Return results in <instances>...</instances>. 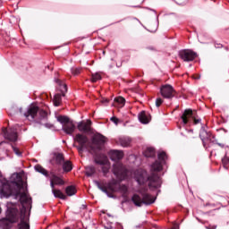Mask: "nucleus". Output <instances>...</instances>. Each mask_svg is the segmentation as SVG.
Here are the masks:
<instances>
[{
	"mask_svg": "<svg viewBox=\"0 0 229 229\" xmlns=\"http://www.w3.org/2000/svg\"><path fill=\"white\" fill-rule=\"evenodd\" d=\"M167 160V154L161 151L157 154V160L150 165V174L144 169H138L134 172V180L138 185H146L148 183L149 189H160L162 187V178L158 174L164 171Z\"/></svg>",
	"mask_w": 229,
	"mask_h": 229,
	"instance_id": "f257e3e1",
	"label": "nucleus"
},
{
	"mask_svg": "<svg viewBox=\"0 0 229 229\" xmlns=\"http://www.w3.org/2000/svg\"><path fill=\"white\" fill-rule=\"evenodd\" d=\"M22 189H14L8 184H4L1 190L3 198H10V196H19L21 205L20 214V223L17 225L18 229H30V216H27L28 210H31V197L28 191H21Z\"/></svg>",
	"mask_w": 229,
	"mask_h": 229,
	"instance_id": "f03ea898",
	"label": "nucleus"
},
{
	"mask_svg": "<svg viewBox=\"0 0 229 229\" xmlns=\"http://www.w3.org/2000/svg\"><path fill=\"white\" fill-rule=\"evenodd\" d=\"M107 155L112 162H116L112 165L113 174L121 182L128 180L130 170H128L123 163L119 162V160L124 158V152H123V150L111 149L108 151Z\"/></svg>",
	"mask_w": 229,
	"mask_h": 229,
	"instance_id": "7ed1b4c3",
	"label": "nucleus"
},
{
	"mask_svg": "<svg viewBox=\"0 0 229 229\" xmlns=\"http://www.w3.org/2000/svg\"><path fill=\"white\" fill-rule=\"evenodd\" d=\"M8 114L11 117H13V115H24L27 119L30 117V119L38 123V124H40L42 121L47 120V112L38 108L37 106H30L26 113L22 112V107L13 106L9 109Z\"/></svg>",
	"mask_w": 229,
	"mask_h": 229,
	"instance_id": "20e7f679",
	"label": "nucleus"
},
{
	"mask_svg": "<svg viewBox=\"0 0 229 229\" xmlns=\"http://www.w3.org/2000/svg\"><path fill=\"white\" fill-rule=\"evenodd\" d=\"M0 182L2 183L0 186V194L4 185H9V187H12L13 189H24V182L22 181V176H21V174L19 173L13 174L10 176V179L7 180L3 177V174L0 171Z\"/></svg>",
	"mask_w": 229,
	"mask_h": 229,
	"instance_id": "39448f33",
	"label": "nucleus"
},
{
	"mask_svg": "<svg viewBox=\"0 0 229 229\" xmlns=\"http://www.w3.org/2000/svg\"><path fill=\"white\" fill-rule=\"evenodd\" d=\"M140 194H134L131 198V201L136 207H142V205H153L156 198H153L148 193L147 190H140Z\"/></svg>",
	"mask_w": 229,
	"mask_h": 229,
	"instance_id": "423d86ee",
	"label": "nucleus"
},
{
	"mask_svg": "<svg viewBox=\"0 0 229 229\" xmlns=\"http://www.w3.org/2000/svg\"><path fill=\"white\" fill-rule=\"evenodd\" d=\"M64 160H65V157L62 152H52L50 154L49 164L54 167V171L60 172Z\"/></svg>",
	"mask_w": 229,
	"mask_h": 229,
	"instance_id": "0eeeda50",
	"label": "nucleus"
},
{
	"mask_svg": "<svg viewBox=\"0 0 229 229\" xmlns=\"http://www.w3.org/2000/svg\"><path fill=\"white\" fill-rule=\"evenodd\" d=\"M94 162L97 165H101L103 176H107L110 173V161H108V157L101 154L94 158Z\"/></svg>",
	"mask_w": 229,
	"mask_h": 229,
	"instance_id": "6e6552de",
	"label": "nucleus"
},
{
	"mask_svg": "<svg viewBox=\"0 0 229 229\" xmlns=\"http://www.w3.org/2000/svg\"><path fill=\"white\" fill-rule=\"evenodd\" d=\"M107 189L108 191H111V192H120L122 196H126L128 194V186L118 183L115 179H113L107 183Z\"/></svg>",
	"mask_w": 229,
	"mask_h": 229,
	"instance_id": "1a4fd4ad",
	"label": "nucleus"
},
{
	"mask_svg": "<svg viewBox=\"0 0 229 229\" xmlns=\"http://www.w3.org/2000/svg\"><path fill=\"white\" fill-rule=\"evenodd\" d=\"M75 142H78L79 146H76L79 153H83L84 149H89V137L85 134L77 133L74 137Z\"/></svg>",
	"mask_w": 229,
	"mask_h": 229,
	"instance_id": "9d476101",
	"label": "nucleus"
},
{
	"mask_svg": "<svg viewBox=\"0 0 229 229\" xmlns=\"http://www.w3.org/2000/svg\"><path fill=\"white\" fill-rule=\"evenodd\" d=\"M181 119L184 125L189 124V123H191V119L193 120L194 124H199V123H201V118L196 119L194 111H192V109H185L181 116Z\"/></svg>",
	"mask_w": 229,
	"mask_h": 229,
	"instance_id": "9b49d317",
	"label": "nucleus"
},
{
	"mask_svg": "<svg viewBox=\"0 0 229 229\" xmlns=\"http://www.w3.org/2000/svg\"><path fill=\"white\" fill-rule=\"evenodd\" d=\"M2 133L4 138L6 139V140H10V142H17V139H19L17 129L15 127H11L9 129L4 128L2 129Z\"/></svg>",
	"mask_w": 229,
	"mask_h": 229,
	"instance_id": "f8f14e48",
	"label": "nucleus"
},
{
	"mask_svg": "<svg viewBox=\"0 0 229 229\" xmlns=\"http://www.w3.org/2000/svg\"><path fill=\"white\" fill-rule=\"evenodd\" d=\"M178 55L183 62H193V60H196L198 56V54L191 49L180 50Z\"/></svg>",
	"mask_w": 229,
	"mask_h": 229,
	"instance_id": "ddd939ff",
	"label": "nucleus"
},
{
	"mask_svg": "<svg viewBox=\"0 0 229 229\" xmlns=\"http://www.w3.org/2000/svg\"><path fill=\"white\" fill-rule=\"evenodd\" d=\"M174 88L171 84H164L160 87V94L165 99H173L174 98Z\"/></svg>",
	"mask_w": 229,
	"mask_h": 229,
	"instance_id": "4468645a",
	"label": "nucleus"
},
{
	"mask_svg": "<svg viewBox=\"0 0 229 229\" xmlns=\"http://www.w3.org/2000/svg\"><path fill=\"white\" fill-rule=\"evenodd\" d=\"M90 126H92V121L87 120L86 122H79L77 128L79 131H81L82 133H90V131H92Z\"/></svg>",
	"mask_w": 229,
	"mask_h": 229,
	"instance_id": "2eb2a0df",
	"label": "nucleus"
},
{
	"mask_svg": "<svg viewBox=\"0 0 229 229\" xmlns=\"http://www.w3.org/2000/svg\"><path fill=\"white\" fill-rule=\"evenodd\" d=\"M92 144L97 146V148L98 150L101 149V146H105V143L106 142V138L103 136L102 134L98 133L92 137L91 139Z\"/></svg>",
	"mask_w": 229,
	"mask_h": 229,
	"instance_id": "dca6fc26",
	"label": "nucleus"
},
{
	"mask_svg": "<svg viewBox=\"0 0 229 229\" xmlns=\"http://www.w3.org/2000/svg\"><path fill=\"white\" fill-rule=\"evenodd\" d=\"M138 119L141 124H149V122L151 121V114L146 113V111H141L138 114Z\"/></svg>",
	"mask_w": 229,
	"mask_h": 229,
	"instance_id": "f3484780",
	"label": "nucleus"
},
{
	"mask_svg": "<svg viewBox=\"0 0 229 229\" xmlns=\"http://www.w3.org/2000/svg\"><path fill=\"white\" fill-rule=\"evenodd\" d=\"M6 219H8L13 224L17 223V209L8 208L6 211Z\"/></svg>",
	"mask_w": 229,
	"mask_h": 229,
	"instance_id": "a211bd4d",
	"label": "nucleus"
},
{
	"mask_svg": "<svg viewBox=\"0 0 229 229\" xmlns=\"http://www.w3.org/2000/svg\"><path fill=\"white\" fill-rule=\"evenodd\" d=\"M74 130H76V125L72 123H68L63 126V131H64L66 135H72V133H74Z\"/></svg>",
	"mask_w": 229,
	"mask_h": 229,
	"instance_id": "6ab92c4d",
	"label": "nucleus"
},
{
	"mask_svg": "<svg viewBox=\"0 0 229 229\" xmlns=\"http://www.w3.org/2000/svg\"><path fill=\"white\" fill-rule=\"evenodd\" d=\"M93 183H95V185L98 187V189H99V191L104 192V194H106L107 198H114V195L108 192L106 187L103 186L99 181L94 180Z\"/></svg>",
	"mask_w": 229,
	"mask_h": 229,
	"instance_id": "aec40b11",
	"label": "nucleus"
},
{
	"mask_svg": "<svg viewBox=\"0 0 229 229\" xmlns=\"http://www.w3.org/2000/svg\"><path fill=\"white\" fill-rule=\"evenodd\" d=\"M61 165L64 173H71L72 171V162L71 160L64 159Z\"/></svg>",
	"mask_w": 229,
	"mask_h": 229,
	"instance_id": "412c9836",
	"label": "nucleus"
},
{
	"mask_svg": "<svg viewBox=\"0 0 229 229\" xmlns=\"http://www.w3.org/2000/svg\"><path fill=\"white\" fill-rule=\"evenodd\" d=\"M12 225L13 224L7 218L0 219V229H10Z\"/></svg>",
	"mask_w": 229,
	"mask_h": 229,
	"instance_id": "4be33fe9",
	"label": "nucleus"
},
{
	"mask_svg": "<svg viewBox=\"0 0 229 229\" xmlns=\"http://www.w3.org/2000/svg\"><path fill=\"white\" fill-rule=\"evenodd\" d=\"M126 105V99L123 97L114 98V106L123 108Z\"/></svg>",
	"mask_w": 229,
	"mask_h": 229,
	"instance_id": "5701e85b",
	"label": "nucleus"
},
{
	"mask_svg": "<svg viewBox=\"0 0 229 229\" xmlns=\"http://www.w3.org/2000/svg\"><path fill=\"white\" fill-rule=\"evenodd\" d=\"M34 169L35 171H37V173H40L41 174H43V176H46L47 178L49 176V173H47V170H46V168H44L40 165H36L34 166Z\"/></svg>",
	"mask_w": 229,
	"mask_h": 229,
	"instance_id": "b1692460",
	"label": "nucleus"
},
{
	"mask_svg": "<svg viewBox=\"0 0 229 229\" xmlns=\"http://www.w3.org/2000/svg\"><path fill=\"white\" fill-rule=\"evenodd\" d=\"M85 174L90 178V176H94L96 174V167L94 165H89L85 167Z\"/></svg>",
	"mask_w": 229,
	"mask_h": 229,
	"instance_id": "393cba45",
	"label": "nucleus"
},
{
	"mask_svg": "<svg viewBox=\"0 0 229 229\" xmlns=\"http://www.w3.org/2000/svg\"><path fill=\"white\" fill-rule=\"evenodd\" d=\"M55 81L60 87L61 92H66L67 91V84H65L64 81H62L60 79H55Z\"/></svg>",
	"mask_w": 229,
	"mask_h": 229,
	"instance_id": "a878e982",
	"label": "nucleus"
},
{
	"mask_svg": "<svg viewBox=\"0 0 229 229\" xmlns=\"http://www.w3.org/2000/svg\"><path fill=\"white\" fill-rule=\"evenodd\" d=\"M144 156L147 158H153L155 157V148L153 147H148L144 152Z\"/></svg>",
	"mask_w": 229,
	"mask_h": 229,
	"instance_id": "bb28decb",
	"label": "nucleus"
},
{
	"mask_svg": "<svg viewBox=\"0 0 229 229\" xmlns=\"http://www.w3.org/2000/svg\"><path fill=\"white\" fill-rule=\"evenodd\" d=\"M52 192L55 198H58L59 199H67V196L62 192L60 190H52Z\"/></svg>",
	"mask_w": 229,
	"mask_h": 229,
	"instance_id": "cd10ccee",
	"label": "nucleus"
},
{
	"mask_svg": "<svg viewBox=\"0 0 229 229\" xmlns=\"http://www.w3.org/2000/svg\"><path fill=\"white\" fill-rule=\"evenodd\" d=\"M65 192L67 194V196H74V194H76L77 191H76V187L70 185L67 186L65 188Z\"/></svg>",
	"mask_w": 229,
	"mask_h": 229,
	"instance_id": "c85d7f7f",
	"label": "nucleus"
},
{
	"mask_svg": "<svg viewBox=\"0 0 229 229\" xmlns=\"http://www.w3.org/2000/svg\"><path fill=\"white\" fill-rule=\"evenodd\" d=\"M207 138H208V133L204 129L201 130L199 132V139H200V140H202V144H203L204 148L206 146L205 139H207Z\"/></svg>",
	"mask_w": 229,
	"mask_h": 229,
	"instance_id": "c756f323",
	"label": "nucleus"
},
{
	"mask_svg": "<svg viewBox=\"0 0 229 229\" xmlns=\"http://www.w3.org/2000/svg\"><path fill=\"white\" fill-rule=\"evenodd\" d=\"M52 181L55 185H64L65 182L57 175H53Z\"/></svg>",
	"mask_w": 229,
	"mask_h": 229,
	"instance_id": "7c9ffc66",
	"label": "nucleus"
},
{
	"mask_svg": "<svg viewBox=\"0 0 229 229\" xmlns=\"http://www.w3.org/2000/svg\"><path fill=\"white\" fill-rule=\"evenodd\" d=\"M119 140L123 148H128L130 146V142H131V140L129 138H120Z\"/></svg>",
	"mask_w": 229,
	"mask_h": 229,
	"instance_id": "2f4dec72",
	"label": "nucleus"
},
{
	"mask_svg": "<svg viewBox=\"0 0 229 229\" xmlns=\"http://www.w3.org/2000/svg\"><path fill=\"white\" fill-rule=\"evenodd\" d=\"M57 121L58 123H60L61 124H68L69 123V117L65 116V115H60L57 117Z\"/></svg>",
	"mask_w": 229,
	"mask_h": 229,
	"instance_id": "473e14b6",
	"label": "nucleus"
},
{
	"mask_svg": "<svg viewBox=\"0 0 229 229\" xmlns=\"http://www.w3.org/2000/svg\"><path fill=\"white\" fill-rule=\"evenodd\" d=\"M12 149L13 151V153H15V155H17V157H22V152L19 151V148H17L15 145L11 144Z\"/></svg>",
	"mask_w": 229,
	"mask_h": 229,
	"instance_id": "72a5a7b5",
	"label": "nucleus"
},
{
	"mask_svg": "<svg viewBox=\"0 0 229 229\" xmlns=\"http://www.w3.org/2000/svg\"><path fill=\"white\" fill-rule=\"evenodd\" d=\"M222 164H223V165H228V164H229L228 151H225V154L224 157L222 158Z\"/></svg>",
	"mask_w": 229,
	"mask_h": 229,
	"instance_id": "f704fd0d",
	"label": "nucleus"
},
{
	"mask_svg": "<svg viewBox=\"0 0 229 229\" xmlns=\"http://www.w3.org/2000/svg\"><path fill=\"white\" fill-rule=\"evenodd\" d=\"M71 72H72V74H73V76H78V74H80V72H81V69H80L78 67H72Z\"/></svg>",
	"mask_w": 229,
	"mask_h": 229,
	"instance_id": "c9c22d12",
	"label": "nucleus"
},
{
	"mask_svg": "<svg viewBox=\"0 0 229 229\" xmlns=\"http://www.w3.org/2000/svg\"><path fill=\"white\" fill-rule=\"evenodd\" d=\"M99 80H101V74H99V73L92 74L91 81L93 83H96V81H99Z\"/></svg>",
	"mask_w": 229,
	"mask_h": 229,
	"instance_id": "e433bc0d",
	"label": "nucleus"
},
{
	"mask_svg": "<svg viewBox=\"0 0 229 229\" xmlns=\"http://www.w3.org/2000/svg\"><path fill=\"white\" fill-rule=\"evenodd\" d=\"M162 103H164V99H162L161 98H157L156 99V106H157V108H159V106H162Z\"/></svg>",
	"mask_w": 229,
	"mask_h": 229,
	"instance_id": "4c0bfd02",
	"label": "nucleus"
},
{
	"mask_svg": "<svg viewBox=\"0 0 229 229\" xmlns=\"http://www.w3.org/2000/svg\"><path fill=\"white\" fill-rule=\"evenodd\" d=\"M216 146H219V148H222L223 149H225V151H229V146H226L223 143H216Z\"/></svg>",
	"mask_w": 229,
	"mask_h": 229,
	"instance_id": "58836bf2",
	"label": "nucleus"
},
{
	"mask_svg": "<svg viewBox=\"0 0 229 229\" xmlns=\"http://www.w3.org/2000/svg\"><path fill=\"white\" fill-rule=\"evenodd\" d=\"M110 121H112V123H114V124H119V118L115 117V116H112L110 118Z\"/></svg>",
	"mask_w": 229,
	"mask_h": 229,
	"instance_id": "ea45409f",
	"label": "nucleus"
},
{
	"mask_svg": "<svg viewBox=\"0 0 229 229\" xmlns=\"http://www.w3.org/2000/svg\"><path fill=\"white\" fill-rule=\"evenodd\" d=\"M215 47H216V49H221L223 47V45L216 43V44H215Z\"/></svg>",
	"mask_w": 229,
	"mask_h": 229,
	"instance_id": "a19ab883",
	"label": "nucleus"
},
{
	"mask_svg": "<svg viewBox=\"0 0 229 229\" xmlns=\"http://www.w3.org/2000/svg\"><path fill=\"white\" fill-rule=\"evenodd\" d=\"M55 182L51 179V181H50V187H51L52 191H55Z\"/></svg>",
	"mask_w": 229,
	"mask_h": 229,
	"instance_id": "79ce46f5",
	"label": "nucleus"
},
{
	"mask_svg": "<svg viewBox=\"0 0 229 229\" xmlns=\"http://www.w3.org/2000/svg\"><path fill=\"white\" fill-rule=\"evenodd\" d=\"M147 49H148L149 51H157V48H155V47H148Z\"/></svg>",
	"mask_w": 229,
	"mask_h": 229,
	"instance_id": "37998d69",
	"label": "nucleus"
},
{
	"mask_svg": "<svg viewBox=\"0 0 229 229\" xmlns=\"http://www.w3.org/2000/svg\"><path fill=\"white\" fill-rule=\"evenodd\" d=\"M102 103L104 105H108V99H106V98L102 99Z\"/></svg>",
	"mask_w": 229,
	"mask_h": 229,
	"instance_id": "c03bdc74",
	"label": "nucleus"
},
{
	"mask_svg": "<svg viewBox=\"0 0 229 229\" xmlns=\"http://www.w3.org/2000/svg\"><path fill=\"white\" fill-rule=\"evenodd\" d=\"M54 105H55V106H60V102H58V101L55 100V101L54 102Z\"/></svg>",
	"mask_w": 229,
	"mask_h": 229,
	"instance_id": "a18cd8bd",
	"label": "nucleus"
},
{
	"mask_svg": "<svg viewBox=\"0 0 229 229\" xmlns=\"http://www.w3.org/2000/svg\"><path fill=\"white\" fill-rule=\"evenodd\" d=\"M45 126H46L47 128H52L53 124H51V123H46Z\"/></svg>",
	"mask_w": 229,
	"mask_h": 229,
	"instance_id": "49530a36",
	"label": "nucleus"
},
{
	"mask_svg": "<svg viewBox=\"0 0 229 229\" xmlns=\"http://www.w3.org/2000/svg\"><path fill=\"white\" fill-rule=\"evenodd\" d=\"M216 228H217V226H216V225H213V226H210V225H209V226L208 227V229H216Z\"/></svg>",
	"mask_w": 229,
	"mask_h": 229,
	"instance_id": "de8ad7c7",
	"label": "nucleus"
},
{
	"mask_svg": "<svg viewBox=\"0 0 229 229\" xmlns=\"http://www.w3.org/2000/svg\"><path fill=\"white\" fill-rule=\"evenodd\" d=\"M212 143L216 145L219 144V142H217V140H213Z\"/></svg>",
	"mask_w": 229,
	"mask_h": 229,
	"instance_id": "09e8293b",
	"label": "nucleus"
},
{
	"mask_svg": "<svg viewBox=\"0 0 229 229\" xmlns=\"http://www.w3.org/2000/svg\"><path fill=\"white\" fill-rule=\"evenodd\" d=\"M135 228H142V225H136Z\"/></svg>",
	"mask_w": 229,
	"mask_h": 229,
	"instance_id": "8fccbe9b",
	"label": "nucleus"
},
{
	"mask_svg": "<svg viewBox=\"0 0 229 229\" xmlns=\"http://www.w3.org/2000/svg\"><path fill=\"white\" fill-rule=\"evenodd\" d=\"M220 130H223V131H225V133L228 132V131H226L225 129H220Z\"/></svg>",
	"mask_w": 229,
	"mask_h": 229,
	"instance_id": "3c124183",
	"label": "nucleus"
},
{
	"mask_svg": "<svg viewBox=\"0 0 229 229\" xmlns=\"http://www.w3.org/2000/svg\"><path fill=\"white\" fill-rule=\"evenodd\" d=\"M89 148H90V149H91L92 151H94V147H93V146H90Z\"/></svg>",
	"mask_w": 229,
	"mask_h": 229,
	"instance_id": "603ef678",
	"label": "nucleus"
},
{
	"mask_svg": "<svg viewBox=\"0 0 229 229\" xmlns=\"http://www.w3.org/2000/svg\"><path fill=\"white\" fill-rule=\"evenodd\" d=\"M173 229H178V227H174Z\"/></svg>",
	"mask_w": 229,
	"mask_h": 229,
	"instance_id": "864d4df0",
	"label": "nucleus"
},
{
	"mask_svg": "<svg viewBox=\"0 0 229 229\" xmlns=\"http://www.w3.org/2000/svg\"><path fill=\"white\" fill-rule=\"evenodd\" d=\"M82 208H86V206H82Z\"/></svg>",
	"mask_w": 229,
	"mask_h": 229,
	"instance_id": "5fc2aeb1",
	"label": "nucleus"
},
{
	"mask_svg": "<svg viewBox=\"0 0 229 229\" xmlns=\"http://www.w3.org/2000/svg\"><path fill=\"white\" fill-rule=\"evenodd\" d=\"M151 11H152V12H156V11H155V10H153V9H152Z\"/></svg>",
	"mask_w": 229,
	"mask_h": 229,
	"instance_id": "6e6d98bb",
	"label": "nucleus"
},
{
	"mask_svg": "<svg viewBox=\"0 0 229 229\" xmlns=\"http://www.w3.org/2000/svg\"><path fill=\"white\" fill-rule=\"evenodd\" d=\"M103 55H105V51H103Z\"/></svg>",
	"mask_w": 229,
	"mask_h": 229,
	"instance_id": "4d7b16f0",
	"label": "nucleus"
}]
</instances>
